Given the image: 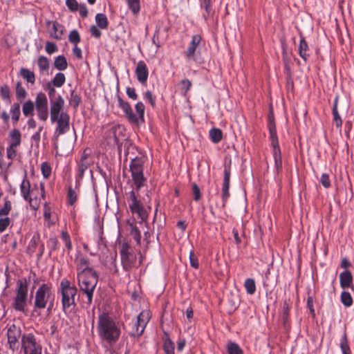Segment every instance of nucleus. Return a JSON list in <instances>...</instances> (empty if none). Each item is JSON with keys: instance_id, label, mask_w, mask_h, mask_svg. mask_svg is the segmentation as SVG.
<instances>
[{"instance_id": "f257e3e1", "label": "nucleus", "mask_w": 354, "mask_h": 354, "mask_svg": "<svg viewBox=\"0 0 354 354\" xmlns=\"http://www.w3.org/2000/svg\"><path fill=\"white\" fill-rule=\"evenodd\" d=\"M88 260L84 257L78 260L77 280L81 292L86 296L88 305H91L93 292L98 282V275L96 271L88 266Z\"/></svg>"}, {"instance_id": "f03ea898", "label": "nucleus", "mask_w": 354, "mask_h": 354, "mask_svg": "<svg viewBox=\"0 0 354 354\" xmlns=\"http://www.w3.org/2000/svg\"><path fill=\"white\" fill-rule=\"evenodd\" d=\"M98 335L110 344H115L120 335V328L107 314L103 313L98 317Z\"/></svg>"}, {"instance_id": "7ed1b4c3", "label": "nucleus", "mask_w": 354, "mask_h": 354, "mask_svg": "<svg viewBox=\"0 0 354 354\" xmlns=\"http://www.w3.org/2000/svg\"><path fill=\"white\" fill-rule=\"evenodd\" d=\"M54 299L55 295L52 290V286L49 283L41 284L35 292L34 310L37 311L47 307L48 311L51 312Z\"/></svg>"}, {"instance_id": "20e7f679", "label": "nucleus", "mask_w": 354, "mask_h": 354, "mask_svg": "<svg viewBox=\"0 0 354 354\" xmlns=\"http://www.w3.org/2000/svg\"><path fill=\"white\" fill-rule=\"evenodd\" d=\"M29 281L26 278L17 281L16 295L12 302V307L15 310L25 313L28 297Z\"/></svg>"}, {"instance_id": "39448f33", "label": "nucleus", "mask_w": 354, "mask_h": 354, "mask_svg": "<svg viewBox=\"0 0 354 354\" xmlns=\"http://www.w3.org/2000/svg\"><path fill=\"white\" fill-rule=\"evenodd\" d=\"M144 162L142 157H136L131 159L129 165V170L131 174L132 180L135 189L138 192L145 185L147 178L144 176Z\"/></svg>"}, {"instance_id": "423d86ee", "label": "nucleus", "mask_w": 354, "mask_h": 354, "mask_svg": "<svg viewBox=\"0 0 354 354\" xmlns=\"http://www.w3.org/2000/svg\"><path fill=\"white\" fill-rule=\"evenodd\" d=\"M62 293V309L64 312L71 307L75 306V296L77 293V288L71 286L69 281L62 280L60 283Z\"/></svg>"}, {"instance_id": "0eeeda50", "label": "nucleus", "mask_w": 354, "mask_h": 354, "mask_svg": "<svg viewBox=\"0 0 354 354\" xmlns=\"http://www.w3.org/2000/svg\"><path fill=\"white\" fill-rule=\"evenodd\" d=\"M21 344L24 354H41L42 346L32 333L22 335Z\"/></svg>"}, {"instance_id": "6e6552de", "label": "nucleus", "mask_w": 354, "mask_h": 354, "mask_svg": "<svg viewBox=\"0 0 354 354\" xmlns=\"http://www.w3.org/2000/svg\"><path fill=\"white\" fill-rule=\"evenodd\" d=\"M125 129L122 125H115L111 127L105 133V138L109 145H117L118 150H121L120 140L124 137Z\"/></svg>"}, {"instance_id": "1a4fd4ad", "label": "nucleus", "mask_w": 354, "mask_h": 354, "mask_svg": "<svg viewBox=\"0 0 354 354\" xmlns=\"http://www.w3.org/2000/svg\"><path fill=\"white\" fill-rule=\"evenodd\" d=\"M53 123L56 122L57 127L55 130V138L57 140L60 135L65 134L70 129V116L64 111H62L60 115L54 118H50Z\"/></svg>"}, {"instance_id": "9d476101", "label": "nucleus", "mask_w": 354, "mask_h": 354, "mask_svg": "<svg viewBox=\"0 0 354 354\" xmlns=\"http://www.w3.org/2000/svg\"><path fill=\"white\" fill-rule=\"evenodd\" d=\"M35 109L39 120L46 121L48 117V100L45 93L39 92L35 99Z\"/></svg>"}, {"instance_id": "9b49d317", "label": "nucleus", "mask_w": 354, "mask_h": 354, "mask_svg": "<svg viewBox=\"0 0 354 354\" xmlns=\"http://www.w3.org/2000/svg\"><path fill=\"white\" fill-rule=\"evenodd\" d=\"M149 320V313L142 311L137 317L134 322L130 335L132 337H140L144 332L146 326Z\"/></svg>"}, {"instance_id": "f8f14e48", "label": "nucleus", "mask_w": 354, "mask_h": 354, "mask_svg": "<svg viewBox=\"0 0 354 354\" xmlns=\"http://www.w3.org/2000/svg\"><path fill=\"white\" fill-rule=\"evenodd\" d=\"M129 250L130 247L129 245L124 243L120 252L122 267L126 271L129 270L131 268L135 266L136 261V255L131 253Z\"/></svg>"}, {"instance_id": "ddd939ff", "label": "nucleus", "mask_w": 354, "mask_h": 354, "mask_svg": "<svg viewBox=\"0 0 354 354\" xmlns=\"http://www.w3.org/2000/svg\"><path fill=\"white\" fill-rule=\"evenodd\" d=\"M129 208L133 214H136L142 220L145 221L147 218V212L140 203V201L138 200L136 193L133 190L129 192Z\"/></svg>"}, {"instance_id": "4468645a", "label": "nucleus", "mask_w": 354, "mask_h": 354, "mask_svg": "<svg viewBox=\"0 0 354 354\" xmlns=\"http://www.w3.org/2000/svg\"><path fill=\"white\" fill-rule=\"evenodd\" d=\"M7 335L10 348L12 351L18 349V340L22 336L20 327L17 326L15 324L11 325L8 330Z\"/></svg>"}, {"instance_id": "2eb2a0df", "label": "nucleus", "mask_w": 354, "mask_h": 354, "mask_svg": "<svg viewBox=\"0 0 354 354\" xmlns=\"http://www.w3.org/2000/svg\"><path fill=\"white\" fill-rule=\"evenodd\" d=\"M230 175H231L230 166L225 165L224 171H223V187H222V200H223V207L225 205V203H226L228 198L230 197L229 188H230Z\"/></svg>"}, {"instance_id": "dca6fc26", "label": "nucleus", "mask_w": 354, "mask_h": 354, "mask_svg": "<svg viewBox=\"0 0 354 354\" xmlns=\"http://www.w3.org/2000/svg\"><path fill=\"white\" fill-rule=\"evenodd\" d=\"M118 106L122 109L124 113L126 118L128 120L132 123L138 124V118L136 115L132 110V108L129 102H124L120 97H118Z\"/></svg>"}, {"instance_id": "f3484780", "label": "nucleus", "mask_w": 354, "mask_h": 354, "mask_svg": "<svg viewBox=\"0 0 354 354\" xmlns=\"http://www.w3.org/2000/svg\"><path fill=\"white\" fill-rule=\"evenodd\" d=\"M135 73L138 81L141 84L145 85L149 76V70L144 61L141 60L138 62Z\"/></svg>"}, {"instance_id": "a211bd4d", "label": "nucleus", "mask_w": 354, "mask_h": 354, "mask_svg": "<svg viewBox=\"0 0 354 354\" xmlns=\"http://www.w3.org/2000/svg\"><path fill=\"white\" fill-rule=\"evenodd\" d=\"M64 100L60 95H58L55 99L50 100V118L57 117L60 115L62 112V110L64 106Z\"/></svg>"}, {"instance_id": "6ab92c4d", "label": "nucleus", "mask_w": 354, "mask_h": 354, "mask_svg": "<svg viewBox=\"0 0 354 354\" xmlns=\"http://www.w3.org/2000/svg\"><path fill=\"white\" fill-rule=\"evenodd\" d=\"M201 40L202 37L200 35H194L192 37L191 42L185 52V56L187 59H191L194 57L196 48L200 44Z\"/></svg>"}, {"instance_id": "aec40b11", "label": "nucleus", "mask_w": 354, "mask_h": 354, "mask_svg": "<svg viewBox=\"0 0 354 354\" xmlns=\"http://www.w3.org/2000/svg\"><path fill=\"white\" fill-rule=\"evenodd\" d=\"M339 283L341 288L345 289L352 286L353 276L351 272L346 270L339 274Z\"/></svg>"}, {"instance_id": "412c9836", "label": "nucleus", "mask_w": 354, "mask_h": 354, "mask_svg": "<svg viewBox=\"0 0 354 354\" xmlns=\"http://www.w3.org/2000/svg\"><path fill=\"white\" fill-rule=\"evenodd\" d=\"M21 142V134L19 130L14 129L9 133V145L11 147H17Z\"/></svg>"}, {"instance_id": "4be33fe9", "label": "nucleus", "mask_w": 354, "mask_h": 354, "mask_svg": "<svg viewBox=\"0 0 354 354\" xmlns=\"http://www.w3.org/2000/svg\"><path fill=\"white\" fill-rule=\"evenodd\" d=\"M10 113L11 115V120L14 125H15L19 120L21 111L20 104L18 102L13 103L10 109Z\"/></svg>"}, {"instance_id": "5701e85b", "label": "nucleus", "mask_w": 354, "mask_h": 354, "mask_svg": "<svg viewBox=\"0 0 354 354\" xmlns=\"http://www.w3.org/2000/svg\"><path fill=\"white\" fill-rule=\"evenodd\" d=\"M309 51L308 45L304 37L301 36L299 46V54L300 57L306 61L310 56Z\"/></svg>"}, {"instance_id": "b1692460", "label": "nucleus", "mask_w": 354, "mask_h": 354, "mask_svg": "<svg viewBox=\"0 0 354 354\" xmlns=\"http://www.w3.org/2000/svg\"><path fill=\"white\" fill-rule=\"evenodd\" d=\"M20 189L22 194L23 198L26 201H31V198L29 196L30 194V182L24 178L20 185Z\"/></svg>"}, {"instance_id": "393cba45", "label": "nucleus", "mask_w": 354, "mask_h": 354, "mask_svg": "<svg viewBox=\"0 0 354 354\" xmlns=\"http://www.w3.org/2000/svg\"><path fill=\"white\" fill-rule=\"evenodd\" d=\"M272 148H273V157L274 159L275 167H276L277 169L279 171V170L281 169V167H282L281 150L279 148V145L272 146Z\"/></svg>"}, {"instance_id": "a878e982", "label": "nucleus", "mask_w": 354, "mask_h": 354, "mask_svg": "<svg viewBox=\"0 0 354 354\" xmlns=\"http://www.w3.org/2000/svg\"><path fill=\"white\" fill-rule=\"evenodd\" d=\"M54 66L59 71H64L68 67V63L64 55H59L55 58Z\"/></svg>"}, {"instance_id": "bb28decb", "label": "nucleus", "mask_w": 354, "mask_h": 354, "mask_svg": "<svg viewBox=\"0 0 354 354\" xmlns=\"http://www.w3.org/2000/svg\"><path fill=\"white\" fill-rule=\"evenodd\" d=\"M21 76L28 83L33 84L35 82V73L28 68H21L20 70Z\"/></svg>"}, {"instance_id": "cd10ccee", "label": "nucleus", "mask_w": 354, "mask_h": 354, "mask_svg": "<svg viewBox=\"0 0 354 354\" xmlns=\"http://www.w3.org/2000/svg\"><path fill=\"white\" fill-rule=\"evenodd\" d=\"M62 26L57 22H53L52 28L50 32V36L56 39H61L63 35Z\"/></svg>"}, {"instance_id": "c85d7f7f", "label": "nucleus", "mask_w": 354, "mask_h": 354, "mask_svg": "<svg viewBox=\"0 0 354 354\" xmlns=\"http://www.w3.org/2000/svg\"><path fill=\"white\" fill-rule=\"evenodd\" d=\"M95 22L97 26L101 29H106L109 26V21L106 16L102 13H97L95 15Z\"/></svg>"}, {"instance_id": "c756f323", "label": "nucleus", "mask_w": 354, "mask_h": 354, "mask_svg": "<svg viewBox=\"0 0 354 354\" xmlns=\"http://www.w3.org/2000/svg\"><path fill=\"white\" fill-rule=\"evenodd\" d=\"M337 102H338V97H336L334 100V103H333V120L335 123L336 127H340L342 125V120L341 117L339 116L338 111H337Z\"/></svg>"}, {"instance_id": "7c9ffc66", "label": "nucleus", "mask_w": 354, "mask_h": 354, "mask_svg": "<svg viewBox=\"0 0 354 354\" xmlns=\"http://www.w3.org/2000/svg\"><path fill=\"white\" fill-rule=\"evenodd\" d=\"M35 106V103L31 100H28L24 103L22 106V111L23 114L26 116H30L33 115L34 109Z\"/></svg>"}, {"instance_id": "2f4dec72", "label": "nucleus", "mask_w": 354, "mask_h": 354, "mask_svg": "<svg viewBox=\"0 0 354 354\" xmlns=\"http://www.w3.org/2000/svg\"><path fill=\"white\" fill-rule=\"evenodd\" d=\"M167 335L164 339L163 349L166 354H174V344L169 337L168 335L165 332Z\"/></svg>"}, {"instance_id": "473e14b6", "label": "nucleus", "mask_w": 354, "mask_h": 354, "mask_svg": "<svg viewBox=\"0 0 354 354\" xmlns=\"http://www.w3.org/2000/svg\"><path fill=\"white\" fill-rule=\"evenodd\" d=\"M65 81V75L62 73H58L50 83L55 87H61L64 84Z\"/></svg>"}, {"instance_id": "72a5a7b5", "label": "nucleus", "mask_w": 354, "mask_h": 354, "mask_svg": "<svg viewBox=\"0 0 354 354\" xmlns=\"http://www.w3.org/2000/svg\"><path fill=\"white\" fill-rule=\"evenodd\" d=\"M209 137L214 143H218L223 138V133L219 129L213 128L209 131Z\"/></svg>"}, {"instance_id": "f704fd0d", "label": "nucleus", "mask_w": 354, "mask_h": 354, "mask_svg": "<svg viewBox=\"0 0 354 354\" xmlns=\"http://www.w3.org/2000/svg\"><path fill=\"white\" fill-rule=\"evenodd\" d=\"M136 111L138 114L137 118H138V123L141 122L142 123L145 122V105L142 102H138L136 103Z\"/></svg>"}, {"instance_id": "c9c22d12", "label": "nucleus", "mask_w": 354, "mask_h": 354, "mask_svg": "<svg viewBox=\"0 0 354 354\" xmlns=\"http://www.w3.org/2000/svg\"><path fill=\"white\" fill-rule=\"evenodd\" d=\"M244 287L245 290L248 295H253L256 291V284L255 281L252 278L246 279L244 282Z\"/></svg>"}, {"instance_id": "e433bc0d", "label": "nucleus", "mask_w": 354, "mask_h": 354, "mask_svg": "<svg viewBox=\"0 0 354 354\" xmlns=\"http://www.w3.org/2000/svg\"><path fill=\"white\" fill-rule=\"evenodd\" d=\"M15 93L17 100L21 101L24 100L27 96V92L25 88L22 86L21 83L18 82L15 86Z\"/></svg>"}, {"instance_id": "4c0bfd02", "label": "nucleus", "mask_w": 354, "mask_h": 354, "mask_svg": "<svg viewBox=\"0 0 354 354\" xmlns=\"http://www.w3.org/2000/svg\"><path fill=\"white\" fill-rule=\"evenodd\" d=\"M82 101L81 97L79 94L75 93L74 91H71V97L69 100V104L75 109H77Z\"/></svg>"}, {"instance_id": "58836bf2", "label": "nucleus", "mask_w": 354, "mask_h": 354, "mask_svg": "<svg viewBox=\"0 0 354 354\" xmlns=\"http://www.w3.org/2000/svg\"><path fill=\"white\" fill-rule=\"evenodd\" d=\"M270 138L272 141V146L279 145V141L277 135L276 127L274 122L269 124Z\"/></svg>"}, {"instance_id": "ea45409f", "label": "nucleus", "mask_w": 354, "mask_h": 354, "mask_svg": "<svg viewBox=\"0 0 354 354\" xmlns=\"http://www.w3.org/2000/svg\"><path fill=\"white\" fill-rule=\"evenodd\" d=\"M0 95L2 100H5L8 103L11 102L10 90L7 85H3L0 87Z\"/></svg>"}, {"instance_id": "a19ab883", "label": "nucleus", "mask_w": 354, "mask_h": 354, "mask_svg": "<svg viewBox=\"0 0 354 354\" xmlns=\"http://www.w3.org/2000/svg\"><path fill=\"white\" fill-rule=\"evenodd\" d=\"M340 348L342 354H351V350L346 333L342 335L340 340Z\"/></svg>"}, {"instance_id": "79ce46f5", "label": "nucleus", "mask_w": 354, "mask_h": 354, "mask_svg": "<svg viewBox=\"0 0 354 354\" xmlns=\"http://www.w3.org/2000/svg\"><path fill=\"white\" fill-rule=\"evenodd\" d=\"M129 10L133 15H137L140 12V0H126Z\"/></svg>"}, {"instance_id": "37998d69", "label": "nucleus", "mask_w": 354, "mask_h": 354, "mask_svg": "<svg viewBox=\"0 0 354 354\" xmlns=\"http://www.w3.org/2000/svg\"><path fill=\"white\" fill-rule=\"evenodd\" d=\"M192 86V82L187 79L183 80L179 83L180 93L183 95H186Z\"/></svg>"}, {"instance_id": "c03bdc74", "label": "nucleus", "mask_w": 354, "mask_h": 354, "mask_svg": "<svg viewBox=\"0 0 354 354\" xmlns=\"http://www.w3.org/2000/svg\"><path fill=\"white\" fill-rule=\"evenodd\" d=\"M341 301L346 307H350L353 304V299L351 294L344 291L341 294Z\"/></svg>"}, {"instance_id": "a18cd8bd", "label": "nucleus", "mask_w": 354, "mask_h": 354, "mask_svg": "<svg viewBox=\"0 0 354 354\" xmlns=\"http://www.w3.org/2000/svg\"><path fill=\"white\" fill-rule=\"evenodd\" d=\"M227 351L229 354H243L241 347L234 342H230L227 345Z\"/></svg>"}, {"instance_id": "49530a36", "label": "nucleus", "mask_w": 354, "mask_h": 354, "mask_svg": "<svg viewBox=\"0 0 354 354\" xmlns=\"http://www.w3.org/2000/svg\"><path fill=\"white\" fill-rule=\"evenodd\" d=\"M130 234L133 239L136 241L138 245H140L141 235L140 232L136 226L131 224Z\"/></svg>"}, {"instance_id": "de8ad7c7", "label": "nucleus", "mask_w": 354, "mask_h": 354, "mask_svg": "<svg viewBox=\"0 0 354 354\" xmlns=\"http://www.w3.org/2000/svg\"><path fill=\"white\" fill-rule=\"evenodd\" d=\"M37 64L41 71H46L49 68V61L48 58L44 56L39 57Z\"/></svg>"}, {"instance_id": "09e8293b", "label": "nucleus", "mask_w": 354, "mask_h": 354, "mask_svg": "<svg viewBox=\"0 0 354 354\" xmlns=\"http://www.w3.org/2000/svg\"><path fill=\"white\" fill-rule=\"evenodd\" d=\"M61 237L62 241L64 242L65 246L68 251H71L72 250L73 246L71 241V237L68 233L66 231L62 232Z\"/></svg>"}, {"instance_id": "8fccbe9b", "label": "nucleus", "mask_w": 354, "mask_h": 354, "mask_svg": "<svg viewBox=\"0 0 354 354\" xmlns=\"http://www.w3.org/2000/svg\"><path fill=\"white\" fill-rule=\"evenodd\" d=\"M12 209L11 202L5 199L4 206L0 209V217L7 216Z\"/></svg>"}, {"instance_id": "3c124183", "label": "nucleus", "mask_w": 354, "mask_h": 354, "mask_svg": "<svg viewBox=\"0 0 354 354\" xmlns=\"http://www.w3.org/2000/svg\"><path fill=\"white\" fill-rule=\"evenodd\" d=\"M68 40L71 43L73 44L74 46L77 45V44L80 41V36L77 30H73L71 31Z\"/></svg>"}, {"instance_id": "603ef678", "label": "nucleus", "mask_w": 354, "mask_h": 354, "mask_svg": "<svg viewBox=\"0 0 354 354\" xmlns=\"http://www.w3.org/2000/svg\"><path fill=\"white\" fill-rule=\"evenodd\" d=\"M89 165H90L89 162H81V161H80V162L78 163V168H77L78 177L80 179H82L83 178L84 172L88 169Z\"/></svg>"}, {"instance_id": "864d4df0", "label": "nucleus", "mask_w": 354, "mask_h": 354, "mask_svg": "<svg viewBox=\"0 0 354 354\" xmlns=\"http://www.w3.org/2000/svg\"><path fill=\"white\" fill-rule=\"evenodd\" d=\"M67 197L70 205H73L77 201V194L71 187L68 188Z\"/></svg>"}, {"instance_id": "5fc2aeb1", "label": "nucleus", "mask_w": 354, "mask_h": 354, "mask_svg": "<svg viewBox=\"0 0 354 354\" xmlns=\"http://www.w3.org/2000/svg\"><path fill=\"white\" fill-rule=\"evenodd\" d=\"M45 50L48 54H53L58 50V48L53 42L47 41L45 46Z\"/></svg>"}, {"instance_id": "6e6d98bb", "label": "nucleus", "mask_w": 354, "mask_h": 354, "mask_svg": "<svg viewBox=\"0 0 354 354\" xmlns=\"http://www.w3.org/2000/svg\"><path fill=\"white\" fill-rule=\"evenodd\" d=\"M66 5L71 12L77 11L80 6L76 0H66Z\"/></svg>"}, {"instance_id": "4d7b16f0", "label": "nucleus", "mask_w": 354, "mask_h": 354, "mask_svg": "<svg viewBox=\"0 0 354 354\" xmlns=\"http://www.w3.org/2000/svg\"><path fill=\"white\" fill-rule=\"evenodd\" d=\"M10 223V219L7 216L0 218V232H3Z\"/></svg>"}, {"instance_id": "13d9d810", "label": "nucleus", "mask_w": 354, "mask_h": 354, "mask_svg": "<svg viewBox=\"0 0 354 354\" xmlns=\"http://www.w3.org/2000/svg\"><path fill=\"white\" fill-rule=\"evenodd\" d=\"M41 172L45 178H48L51 174V168L47 162H43L41 166Z\"/></svg>"}, {"instance_id": "bf43d9fd", "label": "nucleus", "mask_w": 354, "mask_h": 354, "mask_svg": "<svg viewBox=\"0 0 354 354\" xmlns=\"http://www.w3.org/2000/svg\"><path fill=\"white\" fill-rule=\"evenodd\" d=\"M189 261L192 267L197 269L199 267L198 258L196 257L193 251L189 253Z\"/></svg>"}, {"instance_id": "052dcab7", "label": "nucleus", "mask_w": 354, "mask_h": 354, "mask_svg": "<svg viewBox=\"0 0 354 354\" xmlns=\"http://www.w3.org/2000/svg\"><path fill=\"white\" fill-rule=\"evenodd\" d=\"M144 97L148 100L149 103L152 107L156 106L155 98L153 97L152 93L150 91H147L144 94Z\"/></svg>"}, {"instance_id": "680f3d73", "label": "nucleus", "mask_w": 354, "mask_h": 354, "mask_svg": "<svg viewBox=\"0 0 354 354\" xmlns=\"http://www.w3.org/2000/svg\"><path fill=\"white\" fill-rule=\"evenodd\" d=\"M320 181L325 188H328L330 187V180L329 176L327 174H323L322 175Z\"/></svg>"}, {"instance_id": "e2e57ef3", "label": "nucleus", "mask_w": 354, "mask_h": 354, "mask_svg": "<svg viewBox=\"0 0 354 354\" xmlns=\"http://www.w3.org/2000/svg\"><path fill=\"white\" fill-rule=\"evenodd\" d=\"M192 192L194 194V199L196 201L201 199V191L198 186L196 184L192 185Z\"/></svg>"}, {"instance_id": "0e129e2a", "label": "nucleus", "mask_w": 354, "mask_h": 354, "mask_svg": "<svg viewBox=\"0 0 354 354\" xmlns=\"http://www.w3.org/2000/svg\"><path fill=\"white\" fill-rule=\"evenodd\" d=\"M17 147H11V146L9 145V147L6 149L7 152V158L13 160L17 156Z\"/></svg>"}, {"instance_id": "69168bd1", "label": "nucleus", "mask_w": 354, "mask_h": 354, "mask_svg": "<svg viewBox=\"0 0 354 354\" xmlns=\"http://www.w3.org/2000/svg\"><path fill=\"white\" fill-rule=\"evenodd\" d=\"M99 27L96 26H92L90 28V32L92 36L95 38H100L102 35L101 31L99 30Z\"/></svg>"}, {"instance_id": "338daca9", "label": "nucleus", "mask_w": 354, "mask_h": 354, "mask_svg": "<svg viewBox=\"0 0 354 354\" xmlns=\"http://www.w3.org/2000/svg\"><path fill=\"white\" fill-rule=\"evenodd\" d=\"M44 219L48 223V227H50L52 225L54 224V222L50 221V209H49V208H47L46 207H45V210H44Z\"/></svg>"}, {"instance_id": "774afa93", "label": "nucleus", "mask_w": 354, "mask_h": 354, "mask_svg": "<svg viewBox=\"0 0 354 354\" xmlns=\"http://www.w3.org/2000/svg\"><path fill=\"white\" fill-rule=\"evenodd\" d=\"M290 312V306L287 300H285L283 304V317L286 319L288 318Z\"/></svg>"}]
</instances>
